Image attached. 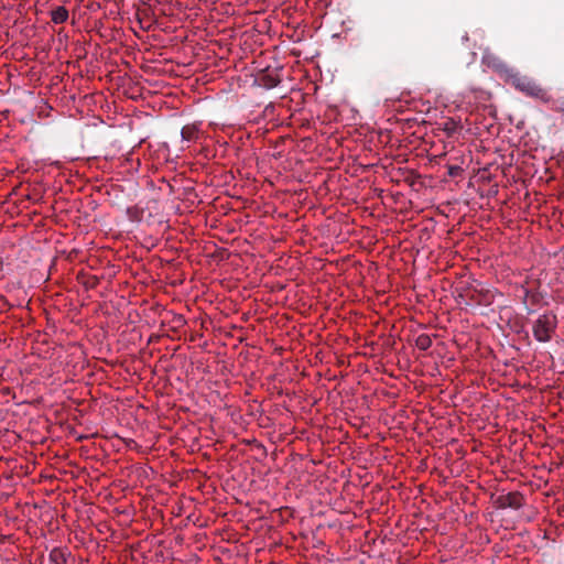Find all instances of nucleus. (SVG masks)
<instances>
[{
	"label": "nucleus",
	"instance_id": "9",
	"mask_svg": "<svg viewBox=\"0 0 564 564\" xmlns=\"http://www.w3.org/2000/svg\"><path fill=\"white\" fill-rule=\"evenodd\" d=\"M415 346L421 350H427L432 346V338L427 334H420L415 338Z\"/></svg>",
	"mask_w": 564,
	"mask_h": 564
},
{
	"label": "nucleus",
	"instance_id": "8",
	"mask_svg": "<svg viewBox=\"0 0 564 564\" xmlns=\"http://www.w3.org/2000/svg\"><path fill=\"white\" fill-rule=\"evenodd\" d=\"M51 18L55 24L64 23L68 19V11L65 7H57L52 11Z\"/></svg>",
	"mask_w": 564,
	"mask_h": 564
},
{
	"label": "nucleus",
	"instance_id": "5",
	"mask_svg": "<svg viewBox=\"0 0 564 564\" xmlns=\"http://www.w3.org/2000/svg\"><path fill=\"white\" fill-rule=\"evenodd\" d=\"M69 552L66 549L54 547L48 554L50 564H66Z\"/></svg>",
	"mask_w": 564,
	"mask_h": 564
},
{
	"label": "nucleus",
	"instance_id": "10",
	"mask_svg": "<svg viewBox=\"0 0 564 564\" xmlns=\"http://www.w3.org/2000/svg\"><path fill=\"white\" fill-rule=\"evenodd\" d=\"M454 173H455V170L453 167H451L449 174L454 175Z\"/></svg>",
	"mask_w": 564,
	"mask_h": 564
},
{
	"label": "nucleus",
	"instance_id": "11",
	"mask_svg": "<svg viewBox=\"0 0 564 564\" xmlns=\"http://www.w3.org/2000/svg\"><path fill=\"white\" fill-rule=\"evenodd\" d=\"M560 112L564 115V106L560 109Z\"/></svg>",
	"mask_w": 564,
	"mask_h": 564
},
{
	"label": "nucleus",
	"instance_id": "3",
	"mask_svg": "<svg viewBox=\"0 0 564 564\" xmlns=\"http://www.w3.org/2000/svg\"><path fill=\"white\" fill-rule=\"evenodd\" d=\"M512 85L520 91L528 96H539L542 93V88L536 85L532 79L521 76L519 74L513 75Z\"/></svg>",
	"mask_w": 564,
	"mask_h": 564
},
{
	"label": "nucleus",
	"instance_id": "1",
	"mask_svg": "<svg viewBox=\"0 0 564 564\" xmlns=\"http://www.w3.org/2000/svg\"><path fill=\"white\" fill-rule=\"evenodd\" d=\"M557 327V317L552 312L543 313L533 323L532 333L539 343H547L552 339Z\"/></svg>",
	"mask_w": 564,
	"mask_h": 564
},
{
	"label": "nucleus",
	"instance_id": "7",
	"mask_svg": "<svg viewBox=\"0 0 564 564\" xmlns=\"http://www.w3.org/2000/svg\"><path fill=\"white\" fill-rule=\"evenodd\" d=\"M181 135L185 141H196L198 138V127L196 124H186L182 128Z\"/></svg>",
	"mask_w": 564,
	"mask_h": 564
},
{
	"label": "nucleus",
	"instance_id": "4",
	"mask_svg": "<svg viewBox=\"0 0 564 564\" xmlns=\"http://www.w3.org/2000/svg\"><path fill=\"white\" fill-rule=\"evenodd\" d=\"M469 300L477 305H490L494 302V294L489 290L474 289L468 294Z\"/></svg>",
	"mask_w": 564,
	"mask_h": 564
},
{
	"label": "nucleus",
	"instance_id": "2",
	"mask_svg": "<svg viewBox=\"0 0 564 564\" xmlns=\"http://www.w3.org/2000/svg\"><path fill=\"white\" fill-rule=\"evenodd\" d=\"M495 505L499 509L510 508L518 510L524 505V496L519 491L500 495L496 498Z\"/></svg>",
	"mask_w": 564,
	"mask_h": 564
},
{
	"label": "nucleus",
	"instance_id": "6",
	"mask_svg": "<svg viewBox=\"0 0 564 564\" xmlns=\"http://www.w3.org/2000/svg\"><path fill=\"white\" fill-rule=\"evenodd\" d=\"M281 83L279 75L275 74H264L259 78L260 86L265 89H272L276 87Z\"/></svg>",
	"mask_w": 564,
	"mask_h": 564
}]
</instances>
